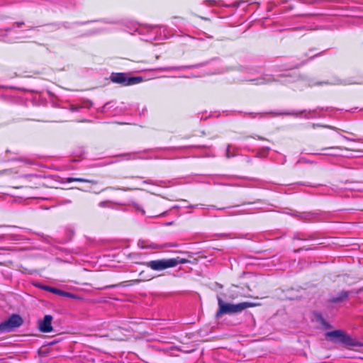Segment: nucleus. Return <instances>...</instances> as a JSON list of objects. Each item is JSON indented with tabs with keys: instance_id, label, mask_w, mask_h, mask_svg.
Masks as SVG:
<instances>
[{
	"instance_id": "obj_16",
	"label": "nucleus",
	"mask_w": 363,
	"mask_h": 363,
	"mask_svg": "<svg viewBox=\"0 0 363 363\" xmlns=\"http://www.w3.org/2000/svg\"><path fill=\"white\" fill-rule=\"evenodd\" d=\"M15 23L17 26V27H18V28H20L21 26L24 25V22H23V21H21V22H16Z\"/></svg>"
},
{
	"instance_id": "obj_10",
	"label": "nucleus",
	"mask_w": 363,
	"mask_h": 363,
	"mask_svg": "<svg viewBox=\"0 0 363 363\" xmlns=\"http://www.w3.org/2000/svg\"><path fill=\"white\" fill-rule=\"evenodd\" d=\"M350 292L346 291H342L338 294L337 296H333L330 298V302L332 303H336L342 302L346 300L348 298Z\"/></svg>"
},
{
	"instance_id": "obj_15",
	"label": "nucleus",
	"mask_w": 363,
	"mask_h": 363,
	"mask_svg": "<svg viewBox=\"0 0 363 363\" xmlns=\"http://www.w3.org/2000/svg\"><path fill=\"white\" fill-rule=\"evenodd\" d=\"M299 176H300V177H310V176H311V174H308V172H303L301 174H300Z\"/></svg>"
},
{
	"instance_id": "obj_18",
	"label": "nucleus",
	"mask_w": 363,
	"mask_h": 363,
	"mask_svg": "<svg viewBox=\"0 0 363 363\" xmlns=\"http://www.w3.org/2000/svg\"><path fill=\"white\" fill-rule=\"evenodd\" d=\"M331 138H341V135H340L339 133H335L333 135H332V137H331Z\"/></svg>"
},
{
	"instance_id": "obj_8",
	"label": "nucleus",
	"mask_w": 363,
	"mask_h": 363,
	"mask_svg": "<svg viewBox=\"0 0 363 363\" xmlns=\"http://www.w3.org/2000/svg\"><path fill=\"white\" fill-rule=\"evenodd\" d=\"M39 287L46 291H49L52 294L61 296H64V297H72L73 296L72 294L65 291H62V290L58 289L55 287L45 286V285L40 286Z\"/></svg>"
},
{
	"instance_id": "obj_19",
	"label": "nucleus",
	"mask_w": 363,
	"mask_h": 363,
	"mask_svg": "<svg viewBox=\"0 0 363 363\" xmlns=\"http://www.w3.org/2000/svg\"><path fill=\"white\" fill-rule=\"evenodd\" d=\"M99 205H100L101 206H104V202H101V203H100V204H99Z\"/></svg>"
},
{
	"instance_id": "obj_1",
	"label": "nucleus",
	"mask_w": 363,
	"mask_h": 363,
	"mask_svg": "<svg viewBox=\"0 0 363 363\" xmlns=\"http://www.w3.org/2000/svg\"><path fill=\"white\" fill-rule=\"evenodd\" d=\"M189 262L190 261L188 259L177 257L169 259L151 260L148 262H137L136 264L145 266L154 271H161L168 268L174 267L178 264Z\"/></svg>"
},
{
	"instance_id": "obj_2",
	"label": "nucleus",
	"mask_w": 363,
	"mask_h": 363,
	"mask_svg": "<svg viewBox=\"0 0 363 363\" xmlns=\"http://www.w3.org/2000/svg\"><path fill=\"white\" fill-rule=\"evenodd\" d=\"M218 309L216 313V318H220L224 314L238 313L243 310L257 306L252 302H242L238 304L225 303L220 297H218Z\"/></svg>"
},
{
	"instance_id": "obj_21",
	"label": "nucleus",
	"mask_w": 363,
	"mask_h": 363,
	"mask_svg": "<svg viewBox=\"0 0 363 363\" xmlns=\"http://www.w3.org/2000/svg\"><path fill=\"white\" fill-rule=\"evenodd\" d=\"M74 189H76L77 190H81L79 188L74 187Z\"/></svg>"
},
{
	"instance_id": "obj_7",
	"label": "nucleus",
	"mask_w": 363,
	"mask_h": 363,
	"mask_svg": "<svg viewBox=\"0 0 363 363\" xmlns=\"http://www.w3.org/2000/svg\"><path fill=\"white\" fill-rule=\"evenodd\" d=\"M339 182L342 184H352L356 183H359L360 179L358 177L354 175H351L350 172L347 174L342 175L339 179Z\"/></svg>"
},
{
	"instance_id": "obj_3",
	"label": "nucleus",
	"mask_w": 363,
	"mask_h": 363,
	"mask_svg": "<svg viewBox=\"0 0 363 363\" xmlns=\"http://www.w3.org/2000/svg\"><path fill=\"white\" fill-rule=\"evenodd\" d=\"M325 337L335 342H340L350 347H362V343L357 339L352 338L346 332L342 330H335L325 333Z\"/></svg>"
},
{
	"instance_id": "obj_20",
	"label": "nucleus",
	"mask_w": 363,
	"mask_h": 363,
	"mask_svg": "<svg viewBox=\"0 0 363 363\" xmlns=\"http://www.w3.org/2000/svg\"><path fill=\"white\" fill-rule=\"evenodd\" d=\"M143 271L140 272V275H142L143 274Z\"/></svg>"
},
{
	"instance_id": "obj_13",
	"label": "nucleus",
	"mask_w": 363,
	"mask_h": 363,
	"mask_svg": "<svg viewBox=\"0 0 363 363\" xmlns=\"http://www.w3.org/2000/svg\"><path fill=\"white\" fill-rule=\"evenodd\" d=\"M333 149H341L339 146L334 145L324 147L323 150H333Z\"/></svg>"
},
{
	"instance_id": "obj_6",
	"label": "nucleus",
	"mask_w": 363,
	"mask_h": 363,
	"mask_svg": "<svg viewBox=\"0 0 363 363\" xmlns=\"http://www.w3.org/2000/svg\"><path fill=\"white\" fill-rule=\"evenodd\" d=\"M52 316L51 315H45L43 320H39L38 329L44 333H50L53 330L52 326Z\"/></svg>"
},
{
	"instance_id": "obj_5",
	"label": "nucleus",
	"mask_w": 363,
	"mask_h": 363,
	"mask_svg": "<svg viewBox=\"0 0 363 363\" xmlns=\"http://www.w3.org/2000/svg\"><path fill=\"white\" fill-rule=\"evenodd\" d=\"M110 79L112 82L120 84L123 86H130L142 82V78L140 77H128L126 74L122 72L113 73Z\"/></svg>"
},
{
	"instance_id": "obj_4",
	"label": "nucleus",
	"mask_w": 363,
	"mask_h": 363,
	"mask_svg": "<svg viewBox=\"0 0 363 363\" xmlns=\"http://www.w3.org/2000/svg\"><path fill=\"white\" fill-rule=\"evenodd\" d=\"M23 323L22 317L18 314H12L8 319L0 323L1 333H9L21 327Z\"/></svg>"
},
{
	"instance_id": "obj_14",
	"label": "nucleus",
	"mask_w": 363,
	"mask_h": 363,
	"mask_svg": "<svg viewBox=\"0 0 363 363\" xmlns=\"http://www.w3.org/2000/svg\"><path fill=\"white\" fill-rule=\"evenodd\" d=\"M180 252L187 255L189 258H191L193 257V253L191 252Z\"/></svg>"
},
{
	"instance_id": "obj_17",
	"label": "nucleus",
	"mask_w": 363,
	"mask_h": 363,
	"mask_svg": "<svg viewBox=\"0 0 363 363\" xmlns=\"http://www.w3.org/2000/svg\"><path fill=\"white\" fill-rule=\"evenodd\" d=\"M306 111L304 110V111H300L298 113H292V114L293 115H296V116H299V115H301L302 113H306Z\"/></svg>"
},
{
	"instance_id": "obj_9",
	"label": "nucleus",
	"mask_w": 363,
	"mask_h": 363,
	"mask_svg": "<svg viewBox=\"0 0 363 363\" xmlns=\"http://www.w3.org/2000/svg\"><path fill=\"white\" fill-rule=\"evenodd\" d=\"M73 182L89 183V184H91L92 185L97 184V182L95 181V180L86 179H83V178H80V177H66V178H63V181L62 182V183H65V182L71 183V182Z\"/></svg>"
},
{
	"instance_id": "obj_12",
	"label": "nucleus",
	"mask_w": 363,
	"mask_h": 363,
	"mask_svg": "<svg viewBox=\"0 0 363 363\" xmlns=\"http://www.w3.org/2000/svg\"><path fill=\"white\" fill-rule=\"evenodd\" d=\"M131 178H139V179H143L145 178V176L143 175V172H140L137 173H134L130 176Z\"/></svg>"
},
{
	"instance_id": "obj_22",
	"label": "nucleus",
	"mask_w": 363,
	"mask_h": 363,
	"mask_svg": "<svg viewBox=\"0 0 363 363\" xmlns=\"http://www.w3.org/2000/svg\"><path fill=\"white\" fill-rule=\"evenodd\" d=\"M4 162V160L0 158V162Z\"/></svg>"
},
{
	"instance_id": "obj_11",
	"label": "nucleus",
	"mask_w": 363,
	"mask_h": 363,
	"mask_svg": "<svg viewBox=\"0 0 363 363\" xmlns=\"http://www.w3.org/2000/svg\"><path fill=\"white\" fill-rule=\"evenodd\" d=\"M140 281H141L140 279L130 280V281H128L125 282H121V283H118V284H116L108 285V286H105V288L108 289V288H116V287H119V286H133L134 284H138Z\"/></svg>"
}]
</instances>
